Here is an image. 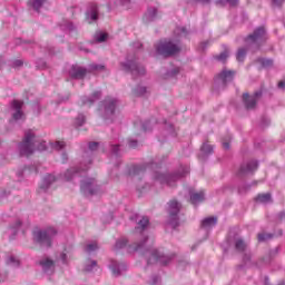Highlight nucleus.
I'll use <instances>...</instances> for the list:
<instances>
[{"label": "nucleus", "instance_id": "33", "mask_svg": "<svg viewBox=\"0 0 285 285\" xmlns=\"http://www.w3.org/2000/svg\"><path fill=\"white\" fill-rule=\"evenodd\" d=\"M85 124H86V116H83V114H79L73 121V126L79 128V127L83 126Z\"/></svg>", "mask_w": 285, "mask_h": 285}, {"label": "nucleus", "instance_id": "25", "mask_svg": "<svg viewBox=\"0 0 285 285\" xmlns=\"http://www.w3.org/2000/svg\"><path fill=\"white\" fill-rule=\"evenodd\" d=\"M204 199H205L204 191L190 193V202L193 206H197L198 204H202Z\"/></svg>", "mask_w": 285, "mask_h": 285}, {"label": "nucleus", "instance_id": "23", "mask_svg": "<svg viewBox=\"0 0 285 285\" xmlns=\"http://www.w3.org/2000/svg\"><path fill=\"white\" fill-rule=\"evenodd\" d=\"M218 77L223 83H228L235 79V70L224 69Z\"/></svg>", "mask_w": 285, "mask_h": 285}, {"label": "nucleus", "instance_id": "60", "mask_svg": "<svg viewBox=\"0 0 285 285\" xmlns=\"http://www.w3.org/2000/svg\"><path fill=\"white\" fill-rule=\"evenodd\" d=\"M65 161H68V155L67 154H62V163L65 164Z\"/></svg>", "mask_w": 285, "mask_h": 285}, {"label": "nucleus", "instance_id": "14", "mask_svg": "<svg viewBox=\"0 0 285 285\" xmlns=\"http://www.w3.org/2000/svg\"><path fill=\"white\" fill-rule=\"evenodd\" d=\"M40 266L45 273V275H47L48 277H50V275L55 274V262L50 258H42L40 261Z\"/></svg>", "mask_w": 285, "mask_h": 285}, {"label": "nucleus", "instance_id": "11", "mask_svg": "<svg viewBox=\"0 0 285 285\" xmlns=\"http://www.w3.org/2000/svg\"><path fill=\"white\" fill-rule=\"evenodd\" d=\"M21 108H23V101L13 100L11 102L12 121H23L26 119V115Z\"/></svg>", "mask_w": 285, "mask_h": 285}, {"label": "nucleus", "instance_id": "37", "mask_svg": "<svg viewBox=\"0 0 285 285\" xmlns=\"http://www.w3.org/2000/svg\"><path fill=\"white\" fill-rule=\"evenodd\" d=\"M236 250L239 253H244L246 250V243L243 239H237L235 243Z\"/></svg>", "mask_w": 285, "mask_h": 285}, {"label": "nucleus", "instance_id": "63", "mask_svg": "<svg viewBox=\"0 0 285 285\" xmlns=\"http://www.w3.org/2000/svg\"><path fill=\"white\" fill-rule=\"evenodd\" d=\"M170 130H175V127L173 125H169Z\"/></svg>", "mask_w": 285, "mask_h": 285}, {"label": "nucleus", "instance_id": "55", "mask_svg": "<svg viewBox=\"0 0 285 285\" xmlns=\"http://www.w3.org/2000/svg\"><path fill=\"white\" fill-rule=\"evenodd\" d=\"M20 226H21V220H17L16 225L12 227V230L17 232Z\"/></svg>", "mask_w": 285, "mask_h": 285}, {"label": "nucleus", "instance_id": "28", "mask_svg": "<svg viewBox=\"0 0 285 285\" xmlns=\"http://www.w3.org/2000/svg\"><path fill=\"white\" fill-rule=\"evenodd\" d=\"M174 36L176 39H184V37H188V29L185 27H178L175 29Z\"/></svg>", "mask_w": 285, "mask_h": 285}, {"label": "nucleus", "instance_id": "17", "mask_svg": "<svg viewBox=\"0 0 285 285\" xmlns=\"http://www.w3.org/2000/svg\"><path fill=\"white\" fill-rule=\"evenodd\" d=\"M156 19H159V11L157 10V8H148L142 18V21H145V23H150V21H156Z\"/></svg>", "mask_w": 285, "mask_h": 285}, {"label": "nucleus", "instance_id": "30", "mask_svg": "<svg viewBox=\"0 0 285 285\" xmlns=\"http://www.w3.org/2000/svg\"><path fill=\"white\" fill-rule=\"evenodd\" d=\"M98 266H97V262L96 261H87L85 263V271L86 273H92V271H97Z\"/></svg>", "mask_w": 285, "mask_h": 285}, {"label": "nucleus", "instance_id": "3", "mask_svg": "<svg viewBox=\"0 0 285 285\" xmlns=\"http://www.w3.org/2000/svg\"><path fill=\"white\" fill-rule=\"evenodd\" d=\"M18 149L22 157H28L32 155L35 150H39L40 153L48 150V142L37 140L35 131L28 130L24 132L23 140L18 145Z\"/></svg>", "mask_w": 285, "mask_h": 285}, {"label": "nucleus", "instance_id": "40", "mask_svg": "<svg viewBox=\"0 0 285 285\" xmlns=\"http://www.w3.org/2000/svg\"><path fill=\"white\" fill-rule=\"evenodd\" d=\"M200 150L204 153V155H210V153H213V146H210L208 142H205L203 144Z\"/></svg>", "mask_w": 285, "mask_h": 285}, {"label": "nucleus", "instance_id": "16", "mask_svg": "<svg viewBox=\"0 0 285 285\" xmlns=\"http://www.w3.org/2000/svg\"><path fill=\"white\" fill-rule=\"evenodd\" d=\"M256 168H257V161L252 160V161L240 166V168L238 170V175L240 177H244V175H250V173H255Z\"/></svg>", "mask_w": 285, "mask_h": 285}, {"label": "nucleus", "instance_id": "2", "mask_svg": "<svg viewBox=\"0 0 285 285\" xmlns=\"http://www.w3.org/2000/svg\"><path fill=\"white\" fill-rule=\"evenodd\" d=\"M99 148V142H89L83 154V161L78 167L68 169L61 177L65 181H73L77 177H81L85 173H88L90 165L92 164V153Z\"/></svg>", "mask_w": 285, "mask_h": 285}, {"label": "nucleus", "instance_id": "27", "mask_svg": "<svg viewBox=\"0 0 285 285\" xmlns=\"http://www.w3.org/2000/svg\"><path fill=\"white\" fill-rule=\"evenodd\" d=\"M6 264L7 266H11V268H19L20 262L14 255H8L6 257Z\"/></svg>", "mask_w": 285, "mask_h": 285}, {"label": "nucleus", "instance_id": "29", "mask_svg": "<svg viewBox=\"0 0 285 285\" xmlns=\"http://www.w3.org/2000/svg\"><path fill=\"white\" fill-rule=\"evenodd\" d=\"M47 0H29V6L36 10V12H39L41 8L46 4Z\"/></svg>", "mask_w": 285, "mask_h": 285}, {"label": "nucleus", "instance_id": "32", "mask_svg": "<svg viewBox=\"0 0 285 285\" xmlns=\"http://www.w3.org/2000/svg\"><path fill=\"white\" fill-rule=\"evenodd\" d=\"M179 72H180L179 67H175L165 73V79H173L174 77H177Z\"/></svg>", "mask_w": 285, "mask_h": 285}, {"label": "nucleus", "instance_id": "57", "mask_svg": "<svg viewBox=\"0 0 285 285\" xmlns=\"http://www.w3.org/2000/svg\"><path fill=\"white\" fill-rule=\"evenodd\" d=\"M285 0H273V3H275V6H282V3H284Z\"/></svg>", "mask_w": 285, "mask_h": 285}, {"label": "nucleus", "instance_id": "47", "mask_svg": "<svg viewBox=\"0 0 285 285\" xmlns=\"http://www.w3.org/2000/svg\"><path fill=\"white\" fill-rule=\"evenodd\" d=\"M149 284L150 285H159V284H161V278H159V276H151V278L149 279Z\"/></svg>", "mask_w": 285, "mask_h": 285}, {"label": "nucleus", "instance_id": "46", "mask_svg": "<svg viewBox=\"0 0 285 285\" xmlns=\"http://www.w3.org/2000/svg\"><path fill=\"white\" fill-rule=\"evenodd\" d=\"M153 120H149L145 124L141 125V129L145 131V132H148V130H151L153 129Z\"/></svg>", "mask_w": 285, "mask_h": 285}, {"label": "nucleus", "instance_id": "21", "mask_svg": "<svg viewBox=\"0 0 285 285\" xmlns=\"http://www.w3.org/2000/svg\"><path fill=\"white\" fill-rule=\"evenodd\" d=\"M109 268L114 275H121V272L126 271V264L111 261Z\"/></svg>", "mask_w": 285, "mask_h": 285}, {"label": "nucleus", "instance_id": "12", "mask_svg": "<svg viewBox=\"0 0 285 285\" xmlns=\"http://www.w3.org/2000/svg\"><path fill=\"white\" fill-rule=\"evenodd\" d=\"M265 40L266 29H264V27H259L246 38V43H264Z\"/></svg>", "mask_w": 285, "mask_h": 285}, {"label": "nucleus", "instance_id": "49", "mask_svg": "<svg viewBox=\"0 0 285 285\" xmlns=\"http://www.w3.org/2000/svg\"><path fill=\"white\" fill-rule=\"evenodd\" d=\"M111 155H115V157H117V155H119V145L111 146Z\"/></svg>", "mask_w": 285, "mask_h": 285}, {"label": "nucleus", "instance_id": "34", "mask_svg": "<svg viewBox=\"0 0 285 285\" xmlns=\"http://www.w3.org/2000/svg\"><path fill=\"white\" fill-rule=\"evenodd\" d=\"M128 245V239L126 238H119L117 242H116V245H115V249L116 250H121V248H126V246Z\"/></svg>", "mask_w": 285, "mask_h": 285}, {"label": "nucleus", "instance_id": "44", "mask_svg": "<svg viewBox=\"0 0 285 285\" xmlns=\"http://www.w3.org/2000/svg\"><path fill=\"white\" fill-rule=\"evenodd\" d=\"M90 70L101 72L102 70H106V67L104 65H90Z\"/></svg>", "mask_w": 285, "mask_h": 285}, {"label": "nucleus", "instance_id": "8", "mask_svg": "<svg viewBox=\"0 0 285 285\" xmlns=\"http://www.w3.org/2000/svg\"><path fill=\"white\" fill-rule=\"evenodd\" d=\"M99 110L104 119L115 121L117 117V99L110 97L106 98Z\"/></svg>", "mask_w": 285, "mask_h": 285}, {"label": "nucleus", "instance_id": "42", "mask_svg": "<svg viewBox=\"0 0 285 285\" xmlns=\"http://www.w3.org/2000/svg\"><path fill=\"white\" fill-rule=\"evenodd\" d=\"M145 92H147V89L142 86H138L134 89V95H137V97L144 96Z\"/></svg>", "mask_w": 285, "mask_h": 285}, {"label": "nucleus", "instance_id": "6", "mask_svg": "<svg viewBox=\"0 0 285 285\" xmlns=\"http://www.w3.org/2000/svg\"><path fill=\"white\" fill-rule=\"evenodd\" d=\"M156 51L158 55L163 57H173V55H177L181 48L179 47V40H160L155 45Z\"/></svg>", "mask_w": 285, "mask_h": 285}, {"label": "nucleus", "instance_id": "20", "mask_svg": "<svg viewBox=\"0 0 285 285\" xmlns=\"http://www.w3.org/2000/svg\"><path fill=\"white\" fill-rule=\"evenodd\" d=\"M100 98H101V91H95L89 98L82 97L81 104L82 106H92V104H95V101H99Z\"/></svg>", "mask_w": 285, "mask_h": 285}, {"label": "nucleus", "instance_id": "31", "mask_svg": "<svg viewBox=\"0 0 285 285\" xmlns=\"http://www.w3.org/2000/svg\"><path fill=\"white\" fill-rule=\"evenodd\" d=\"M108 40V33L104 32V31H98L95 35V41L96 43H104V41Z\"/></svg>", "mask_w": 285, "mask_h": 285}, {"label": "nucleus", "instance_id": "52", "mask_svg": "<svg viewBox=\"0 0 285 285\" xmlns=\"http://www.w3.org/2000/svg\"><path fill=\"white\" fill-rule=\"evenodd\" d=\"M128 146L129 148H137V140H129Z\"/></svg>", "mask_w": 285, "mask_h": 285}, {"label": "nucleus", "instance_id": "24", "mask_svg": "<svg viewBox=\"0 0 285 285\" xmlns=\"http://www.w3.org/2000/svg\"><path fill=\"white\" fill-rule=\"evenodd\" d=\"M55 181H57V177H55V175L49 174L45 176L40 185L41 190H48V188H50Z\"/></svg>", "mask_w": 285, "mask_h": 285}, {"label": "nucleus", "instance_id": "18", "mask_svg": "<svg viewBox=\"0 0 285 285\" xmlns=\"http://www.w3.org/2000/svg\"><path fill=\"white\" fill-rule=\"evenodd\" d=\"M72 258V249L71 248H65L63 252L59 254L57 257V262H60L65 265H68L70 263V259Z\"/></svg>", "mask_w": 285, "mask_h": 285}, {"label": "nucleus", "instance_id": "15", "mask_svg": "<svg viewBox=\"0 0 285 285\" xmlns=\"http://www.w3.org/2000/svg\"><path fill=\"white\" fill-rule=\"evenodd\" d=\"M88 71L86 70V68L79 66V65H75L71 67L69 75L71 77V79H83L86 77V73Z\"/></svg>", "mask_w": 285, "mask_h": 285}, {"label": "nucleus", "instance_id": "56", "mask_svg": "<svg viewBox=\"0 0 285 285\" xmlns=\"http://www.w3.org/2000/svg\"><path fill=\"white\" fill-rule=\"evenodd\" d=\"M223 148H225V150H228V148H230V142L223 141Z\"/></svg>", "mask_w": 285, "mask_h": 285}, {"label": "nucleus", "instance_id": "35", "mask_svg": "<svg viewBox=\"0 0 285 285\" xmlns=\"http://www.w3.org/2000/svg\"><path fill=\"white\" fill-rule=\"evenodd\" d=\"M229 55H230V51L228 50L227 47H225L224 51L218 57H216V59L224 63L226 59H228Z\"/></svg>", "mask_w": 285, "mask_h": 285}, {"label": "nucleus", "instance_id": "43", "mask_svg": "<svg viewBox=\"0 0 285 285\" xmlns=\"http://www.w3.org/2000/svg\"><path fill=\"white\" fill-rule=\"evenodd\" d=\"M245 58H246V49L244 48L238 49V52L236 55L237 61H244Z\"/></svg>", "mask_w": 285, "mask_h": 285}, {"label": "nucleus", "instance_id": "48", "mask_svg": "<svg viewBox=\"0 0 285 285\" xmlns=\"http://www.w3.org/2000/svg\"><path fill=\"white\" fill-rule=\"evenodd\" d=\"M258 242H266V239H271L269 234H258Z\"/></svg>", "mask_w": 285, "mask_h": 285}, {"label": "nucleus", "instance_id": "5", "mask_svg": "<svg viewBox=\"0 0 285 285\" xmlns=\"http://www.w3.org/2000/svg\"><path fill=\"white\" fill-rule=\"evenodd\" d=\"M32 235L33 242H37V244H40V246L50 248L52 246V242H55L57 229L55 227H48L46 229H35Z\"/></svg>", "mask_w": 285, "mask_h": 285}, {"label": "nucleus", "instance_id": "4", "mask_svg": "<svg viewBox=\"0 0 285 285\" xmlns=\"http://www.w3.org/2000/svg\"><path fill=\"white\" fill-rule=\"evenodd\" d=\"M188 173H190V167L181 166L178 169L177 174H159V173H157L155 176V179L163 186L173 187V186H175V184H177V180L181 179V177H186V175H188Z\"/></svg>", "mask_w": 285, "mask_h": 285}, {"label": "nucleus", "instance_id": "58", "mask_svg": "<svg viewBox=\"0 0 285 285\" xmlns=\"http://www.w3.org/2000/svg\"><path fill=\"white\" fill-rule=\"evenodd\" d=\"M206 46H208V42H202L200 50H206Z\"/></svg>", "mask_w": 285, "mask_h": 285}, {"label": "nucleus", "instance_id": "53", "mask_svg": "<svg viewBox=\"0 0 285 285\" xmlns=\"http://www.w3.org/2000/svg\"><path fill=\"white\" fill-rule=\"evenodd\" d=\"M132 48H135V50H140V48H141V42H139V41L134 42Z\"/></svg>", "mask_w": 285, "mask_h": 285}, {"label": "nucleus", "instance_id": "64", "mask_svg": "<svg viewBox=\"0 0 285 285\" xmlns=\"http://www.w3.org/2000/svg\"><path fill=\"white\" fill-rule=\"evenodd\" d=\"M244 259H250V256H245V258Z\"/></svg>", "mask_w": 285, "mask_h": 285}, {"label": "nucleus", "instance_id": "61", "mask_svg": "<svg viewBox=\"0 0 285 285\" xmlns=\"http://www.w3.org/2000/svg\"><path fill=\"white\" fill-rule=\"evenodd\" d=\"M278 88H285V82L284 81H279L278 82Z\"/></svg>", "mask_w": 285, "mask_h": 285}, {"label": "nucleus", "instance_id": "51", "mask_svg": "<svg viewBox=\"0 0 285 285\" xmlns=\"http://www.w3.org/2000/svg\"><path fill=\"white\" fill-rule=\"evenodd\" d=\"M263 66H264L265 68H269V66H273V60H264V61H263Z\"/></svg>", "mask_w": 285, "mask_h": 285}, {"label": "nucleus", "instance_id": "38", "mask_svg": "<svg viewBox=\"0 0 285 285\" xmlns=\"http://www.w3.org/2000/svg\"><path fill=\"white\" fill-rule=\"evenodd\" d=\"M60 28L62 30H75V24H72V22H70L69 20H63L60 24Z\"/></svg>", "mask_w": 285, "mask_h": 285}, {"label": "nucleus", "instance_id": "22", "mask_svg": "<svg viewBox=\"0 0 285 285\" xmlns=\"http://www.w3.org/2000/svg\"><path fill=\"white\" fill-rule=\"evenodd\" d=\"M213 226H215V217L210 216L202 220L200 228L205 230V233H210L213 230Z\"/></svg>", "mask_w": 285, "mask_h": 285}, {"label": "nucleus", "instance_id": "62", "mask_svg": "<svg viewBox=\"0 0 285 285\" xmlns=\"http://www.w3.org/2000/svg\"><path fill=\"white\" fill-rule=\"evenodd\" d=\"M194 1H200V3H208L210 0H194Z\"/></svg>", "mask_w": 285, "mask_h": 285}, {"label": "nucleus", "instance_id": "41", "mask_svg": "<svg viewBox=\"0 0 285 285\" xmlns=\"http://www.w3.org/2000/svg\"><path fill=\"white\" fill-rule=\"evenodd\" d=\"M141 173H144V167L141 166H132L129 175H141Z\"/></svg>", "mask_w": 285, "mask_h": 285}, {"label": "nucleus", "instance_id": "9", "mask_svg": "<svg viewBox=\"0 0 285 285\" xmlns=\"http://www.w3.org/2000/svg\"><path fill=\"white\" fill-rule=\"evenodd\" d=\"M80 190L86 195V197H90L92 195H100L101 187L97 185V180H95V178H83L80 180Z\"/></svg>", "mask_w": 285, "mask_h": 285}, {"label": "nucleus", "instance_id": "10", "mask_svg": "<svg viewBox=\"0 0 285 285\" xmlns=\"http://www.w3.org/2000/svg\"><path fill=\"white\" fill-rule=\"evenodd\" d=\"M179 210H181V204L177 200H170L168 204V213H169V224L173 228H177L179 226Z\"/></svg>", "mask_w": 285, "mask_h": 285}, {"label": "nucleus", "instance_id": "7", "mask_svg": "<svg viewBox=\"0 0 285 285\" xmlns=\"http://www.w3.org/2000/svg\"><path fill=\"white\" fill-rule=\"evenodd\" d=\"M120 68L125 72H129L135 78L144 77L146 68L137 62V56L128 55L125 62H120Z\"/></svg>", "mask_w": 285, "mask_h": 285}, {"label": "nucleus", "instance_id": "59", "mask_svg": "<svg viewBox=\"0 0 285 285\" xmlns=\"http://www.w3.org/2000/svg\"><path fill=\"white\" fill-rule=\"evenodd\" d=\"M38 68H41V69L46 68V63L43 62V60H40V65L38 63Z\"/></svg>", "mask_w": 285, "mask_h": 285}, {"label": "nucleus", "instance_id": "19", "mask_svg": "<svg viewBox=\"0 0 285 285\" xmlns=\"http://www.w3.org/2000/svg\"><path fill=\"white\" fill-rule=\"evenodd\" d=\"M86 14H87L88 21H97V19H99V9L97 8V4L95 3L89 4V8Z\"/></svg>", "mask_w": 285, "mask_h": 285}, {"label": "nucleus", "instance_id": "45", "mask_svg": "<svg viewBox=\"0 0 285 285\" xmlns=\"http://www.w3.org/2000/svg\"><path fill=\"white\" fill-rule=\"evenodd\" d=\"M119 4L126 10H129V8L132 7V2L130 0H119Z\"/></svg>", "mask_w": 285, "mask_h": 285}, {"label": "nucleus", "instance_id": "1", "mask_svg": "<svg viewBox=\"0 0 285 285\" xmlns=\"http://www.w3.org/2000/svg\"><path fill=\"white\" fill-rule=\"evenodd\" d=\"M148 224V217H142L140 220H138L136 233L142 234V240L140 243L129 245L128 252L141 253L142 248H146L145 256L148 257V264H163V266H166V264H168L173 259V255H164V253L159 252V249L149 248V246H153L155 238L146 236V234H144V230H146Z\"/></svg>", "mask_w": 285, "mask_h": 285}, {"label": "nucleus", "instance_id": "50", "mask_svg": "<svg viewBox=\"0 0 285 285\" xmlns=\"http://www.w3.org/2000/svg\"><path fill=\"white\" fill-rule=\"evenodd\" d=\"M21 66H23V60H14L12 62L13 68H21Z\"/></svg>", "mask_w": 285, "mask_h": 285}, {"label": "nucleus", "instance_id": "13", "mask_svg": "<svg viewBox=\"0 0 285 285\" xmlns=\"http://www.w3.org/2000/svg\"><path fill=\"white\" fill-rule=\"evenodd\" d=\"M259 97H262V92L259 91L255 92L253 96L248 94L243 95V101L247 110H253V108L257 106V99H259Z\"/></svg>", "mask_w": 285, "mask_h": 285}, {"label": "nucleus", "instance_id": "36", "mask_svg": "<svg viewBox=\"0 0 285 285\" xmlns=\"http://www.w3.org/2000/svg\"><path fill=\"white\" fill-rule=\"evenodd\" d=\"M50 147L53 150H63V148H66V142L65 141H55L50 144Z\"/></svg>", "mask_w": 285, "mask_h": 285}, {"label": "nucleus", "instance_id": "39", "mask_svg": "<svg viewBox=\"0 0 285 285\" xmlns=\"http://www.w3.org/2000/svg\"><path fill=\"white\" fill-rule=\"evenodd\" d=\"M97 248H99V246L97 245L96 242H94V243L87 244L85 250H86V253H95V250H97Z\"/></svg>", "mask_w": 285, "mask_h": 285}, {"label": "nucleus", "instance_id": "54", "mask_svg": "<svg viewBox=\"0 0 285 285\" xmlns=\"http://www.w3.org/2000/svg\"><path fill=\"white\" fill-rule=\"evenodd\" d=\"M227 3H229L232 7H235L237 3H239V0H227Z\"/></svg>", "mask_w": 285, "mask_h": 285}, {"label": "nucleus", "instance_id": "26", "mask_svg": "<svg viewBox=\"0 0 285 285\" xmlns=\"http://www.w3.org/2000/svg\"><path fill=\"white\" fill-rule=\"evenodd\" d=\"M255 202L258 204H271L273 202V198L271 194H258L255 198Z\"/></svg>", "mask_w": 285, "mask_h": 285}]
</instances>
